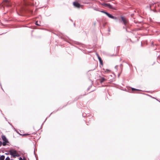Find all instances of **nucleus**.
<instances>
[{
    "label": "nucleus",
    "mask_w": 160,
    "mask_h": 160,
    "mask_svg": "<svg viewBox=\"0 0 160 160\" xmlns=\"http://www.w3.org/2000/svg\"><path fill=\"white\" fill-rule=\"evenodd\" d=\"M9 152L10 155L14 158L18 157L19 156V155L17 151L14 149H12L10 150L9 151Z\"/></svg>",
    "instance_id": "1"
},
{
    "label": "nucleus",
    "mask_w": 160,
    "mask_h": 160,
    "mask_svg": "<svg viewBox=\"0 0 160 160\" xmlns=\"http://www.w3.org/2000/svg\"><path fill=\"white\" fill-rule=\"evenodd\" d=\"M101 12L105 14L107 16H108L109 18L113 19H117V18L114 17L111 15V14H109V13L107 12L104 11H101Z\"/></svg>",
    "instance_id": "2"
},
{
    "label": "nucleus",
    "mask_w": 160,
    "mask_h": 160,
    "mask_svg": "<svg viewBox=\"0 0 160 160\" xmlns=\"http://www.w3.org/2000/svg\"><path fill=\"white\" fill-rule=\"evenodd\" d=\"M121 18L122 21L123 22V24L126 25L128 23V20L124 17H121Z\"/></svg>",
    "instance_id": "3"
},
{
    "label": "nucleus",
    "mask_w": 160,
    "mask_h": 160,
    "mask_svg": "<svg viewBox=\"0 0 160 160\" xmlns=\"http://www.w3.org/2000/svg\"><path fill=\"white\" fill-rule=\"evenodd\" d=\"M102 5L106 7H108L110 9H113L112 6L109 3H103Z\"/></svg>",
    "instance_id": "4"
},
{
    "label": "nucleus",
    "mask_w": 160,
    "mask_h": 160,
    "mask_svg": "<svg viewBox=\"0 0 160 160\" xmlns=\"http://www.w3.org/2000/svg\"><path fill=\"white\" fill-rule=\"evenodd\" d=\"M4 1L5 2V5L6 6L9 7L11 5V3L8 0H4Z\"/></svg>",
    "instance_id": "5"
},
{
    "label": "nucleus",
    "mask_w": 160,
    "mask_h": 160,
    "mask_svg": "<svg viewBox=\"0 0 160 160\" xmlns=\"http://www.w3.org/2000/svg\"><path fill=\"white\" fill-rule=\"evenodd\" d=\"M73 5L75 7H77L78 8H79L80 6V5L77 2H73Z\"/></svg>",
    "instance_id": "6"
},
{
    "label": "nucleus",
    "mask_w": 160,
    "mask_h": 160,
    "mask_svg": "<svg viewBox=\"0 0 160 160\" xmlns=\"http://www.w3.org/2000/svg\"><path fill=\"white\" fill-rule=\"evenodd\" d=\"M100 82L101 83H102L103 82L106 80V79L103 77H101L99 79Z\"/></svg>",
    "instance_id": "7"
},
{
    "label": "nucleus",
    "mask_w": 160,
    "mask_h": 160,
    "mask_svg": "<svg viewBox=\"0 0 160 160\" xmlns=\"http://www.w3.org/2000/svg\"><path fill=\"white\" fill-rule=\"evenodd\" d=\"M103 70L104 71L105 73H108L110 72V70L109 69H103Z\"/></svg>",
    "instance_id": "8"
},
{
    "label": "nucleus",
    "mask_w": 160,
    "mask_h": 160,
    "mask_svg": "<svg viewBox=\"0 0 160 160\" xmlns=\"http://www.w3.org/2000/svg\"><path fill=\"white\" fill-rule=\"evenodd\" d=\"M98 60L100 62V63L102 64V59L98 55Z\"/></svg>",
    "instance_id": "9"
},
{
    "label": "nucleus",
    "mask_w": 160,
    "mask_h": 160,
    "mask_svg": "<svg viewBox=\"0 0 160 160\" xmlns=\"http://www.w3.org/2000/svg\"><path fill=\"white\" fill-rule=\"evenodd\" d=\"M8 142V141L7 140H6V141H3L2 143V145L3 146H5L6 145L7 143Z\"/></svg>",
    "instance_id": "10"
},
{
    "label": "nucleus",
    "mask_w": 160,
    "mask_h": 160,
    "mask_svg": "<svg viewBox=\"0 0 160 160\" xmlns=\"http://www.w3.org/2000/svg\"><path fill=\"white\" fill-rule=\"evenodd\" d=\"M5 156L4 155H2L0 157V160H4Z\"/></svg>",
    "instance_id": "11"
},
{
    "label": "nucleus",
    "mask_w": 160,
    "mask_h": 160,
    "mask_svg": "<svg viewBox=\"0 0 160 160\" xmlns=\"http://www.w3.org/2000/svg\"><path fill=\"white\" fill-rule=\"evenodd\" d=\"M2 139L3 141H6V140H7L6 137L4 136H3L2 137Z\"/></svg>",
    "instance_id": "12"
},
{
    "label": "nucleus",
    "mask_w": 160,
    "mask_h": 160,
    "mask_svg": "<svg viewBox=\"0 0 160 160\" xmlns=\"http://www.w3.org/2000/svg\"><path fill=\"white\" fill-rule=\"evenodd\" d=\"M35 24L36 25H38V26H40V25L39 24V22L38 21H36L35 22Z\"/></svg>",
    "instance_id": "13"
},
{
    "label": "nucleus",
    "mask_w": 160,
    "mask_h": 160,
    "mask_svg": "<svg viewBox=\"0 0 160 160\" xmlns=\"http://www.w3.org/2000/svg\"><path fill=\"white\" fill-rule=\"evenodd\" d=\"M5 160H10V158L8 157H7Z\"/></svg>",
    "instance_id": "14"
},
{
    "label": "nucleus",
    "mask_w": 160,
    "mask_h": 160,
    "mask_svg": "<svg viewBox=\"0 0 160 160\" xmlns=\"http://www.w3.org/2000/svg\"><path fill=\"white\" fill-rule=\"evenodd\" d=\"M19 160H25L24 158L22 159L21 157H20L19 158Z\"/></svg>",
    "instance_id": "15"
},
{
    "label": "nucleus",
    "mask_w": 160,
    "mask_h": 160,
    "mask_svg": "<svg viewBox=\"0 0 160 160\" xmlns=\"http://www.w3.org/2000/svg\"><path fill=\"white\" fill-rule=\"evenodd\" d=\"M132 91H133V90H138L134 88H132Z\"/></svg>",
    "instance_id": "16"
},
{
    "label": "nucleus",
    "mask_w": 160,
    "mask_h": 160,
    "mask_svg": "<svg viewBox=\"0 0 160 160\" xmlns=\"http://www.w3.org/2000/svg\"><path fill=\"white\" fill-rule=\"evenodd\" d=\"M2 143L0 141V146H1V145H2Z\"/></svg>",
    "instance_id": "17"
},
{
    "label": "nucleus",
    "mask_w": 160,
    "mask_h": 160,
    "mask_svg": "<svg viewBox=\"0 0 160 160\" xmlns=\"http://www.w3.org/2000/svg\"><path fill=\"white\" fill-rule=\"evenodd\" d=\"M29 134H24L25 135H29Z\"/></svg>",
    "instance_id": "18"
},
{
    "label": "nucleus",
    "mask_w": 160,
    "mask_h": 160,
    "mask_svg": "<svg viewBox=\"0 0 160 160\" xmlns=\"http://www.w3.org/2000/svg\"><path fill=\"white\" fill-rule=\"evenodd\" d=\"M115 68L116 69H117V66H115Z\"/></svg>",
    "instance_id": "19"
}]
</instances>
